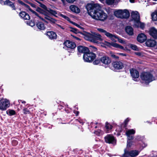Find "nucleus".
<instances>
[{
  "instance_id": "obj_59",
  "label": "nucleus",
  "mask_w": 157,
  "mask_h": 157,
  "mask_svg": "<svg viewBox=\"0 0 157 157\" xmlns=\"http://www.w3.org/2000/svg\"><path fill=\"white\" fill-rule=\"evenodd\" d=\"M107 155L108 156H109V157H111L113 156L110 153H108L107 154Z\"/></svg>"
},
{
  "instance_id": "obj_22",
  "label": "nucleus",
  "mask_w": 157,
  "mask_h": 157,
  "mask_svg": "<svg viewBox=\"0 0 157 157\" xmlns=\"http://www.w3.org/2000/svg\"><path fill=\"white\" fill-rule=\"evenodd\" d=\"M146 44L147 46L153 47L156 44V42L154 40L148 39L146 42Z\"/></svg>"
},
{
  "instance_id": "obj_60",
  "label": "nucleus",
  "mask_w": 157,
  "mask_h": 157,
  "mask_svg": "<svg viewBox=\"0 0 157 157\" xmlns=\"http://www.w3.org/2000/svg\"><path fill=\"white\" fill-rule=\"evenodd\" d=\"M146 122H147L149 124H151V122L149 121H147Z\"/></svg>"
},
{
  "instance_id": "obj_19",
  "label": "nucleus",
  "mask_w": 157,
  "mask_h": 157,
  "mask_svg": "<svg viewBox=\"0 0 157 157\" xmlns=\"http://www.w3.org/2000/svg\"><path fill=\"white\" fill-rule=\"evenodd\" d=\"M78 50L79 53L86 54L89 51L88 48L86 47L79 46L78 47Z\"/></svg>"
},
{
  "instance_id": "obj_43",
  "label": "nucleus",
  "mask_w": 157,
  "mask_h": 157,
  "mask_svg": "<svg viewBox=\"0 0 157 157\" xmlns=\"http://www.w3.org/2000/svg\"><path fill=\"white\" fill-rule=\"evenodd\" d=\"M71 31L75 33H77L79 32V31L77 29L74 28H71Z\"/></svg>"
},
{
  "instance_id": "obj_30",
  "label": "nucleus",
  "mask_w": 157,
  "mask_h": 157,
  "mask_svg": "<svg viewBox=\"0 0 157 157\" xmlns=\"http://www.w3.org/2000/svg\"><path fill=\"white\" fill-rule=\"evenodd\" d=\"M6 114L10 116L14 115L16 114L15 111L13 110L9 109L6 111Z\"/></svg>"
},
{
  "instance_id": "obj_29",
  "label": "nucleus",
  "mask_w": 157,
  "mask_h": 157,
  "mask_svg": "<svg viewBox=\"0 0 157 157\" xmlns=\"http://www.w3.org/2000/svg\"><path fill=\"white\" fill-rule=\"evenodd\" d=\"M105 127L106 129V132L107 133L109 132V131L111 130L113 126L111 124L107 122L105 123Z\"/></svg>"
},
{
  "instance_id": "obj_52",
  "label": "nucleus",
  "mask_w": 157,
  "mask_h": 157,
  "mask_svg": "<svg viewBox=\"0 0 157 157\" xmlns=\"http://www.w3.org/2000/svg\"><path fill=\"white\" fill-rule=\"evenodd\" d=\"M111 56L112 58L115 59H117L118 58V56L114 54H111Z\"/></svg>"
},
{
  "instance_id": "obj_40",
  "label": "nucleus",
  "mask_w": 157,
  "mask_h": 157,
  "mask_svg": "<svg viewBox=\"0 0 157 157\" xmlns=\"http://www.w3.org/2000/svg\"><path fill=\"white\" fill-rule=\"evenodd\" d=\"M113 46L116 48H119L121 49H124V47L121 46L120 45L116 43H114L113 44Z\"/></svg>"
},
{
  "instance_id": "obj_18",
  "label": "nucleus",
  "mask_w": 157,
  "mask_h": 157,
  "mask_svg": "<svg viewBox=\"0 0 157 157\" xmlns=\"http://www.w3.org/2000/svg\"><path fill=\"white\" fill-rule=\"evenodd\" d=\"M46 35L51 40L56 39L57 38V35L53 31H48L46 33Z\"/></svg>"
},
{
  "instance_id": "obj_26",
  "label": "nucleus",
  "mask_w": 157,
  "mask_h": 157,
  "mask_svg": "<svg viewBox=\"0 0 157 157\" xmlns=\"http://www.w3.org/2000/svg\"><path fill=\"white\" fill-rule=\"evenodd\" d=\"M36 25L38 28L40 30H44L45 29L44 24L41 22H38L36 23Z\"/></svg>"
},
{
  "instance_id": "obj_12",
  "label": "nucleus",
  "mask_w": 157,
  "mask_h": 157,
  "mask_svg": "<svg viewBox=\"0 0 157 157\" xmlns=\"http://www.w3.org/2000/svg\"><path fill=\"white\" fill-rule=\"evenodd\" d=\"M132 18L134 21V24L140 20V16L139 13L137 11H133L131 13Z\"/></svg>"
},
{
  "instance_id": "obj_35",
  "label": "nucleus",
  "mask_w": 157,
  "mask_h": 157,
  "mask_svg": "<svg viewBox=\"0 0 157 157\" xmlns=\"http://www.w3.org/2000/svg\"><path fill=\"white\" fill-rule=\"evenodd\" d=\"M94 133L98 136H100L102 135L104 133V132L98 129L97 131H95Z\"/></svg>"
},
{
  "instance_id": "obj_56",
  "label": "nucleus",
  "mask_w": 157,
  "mask_h": 157,
  "mask_svg": "<svg viewBox=\"0 0 157 157\" xmlns=\"http://www.w3.org/2000/svg\"><path fill=\"white\" fill-rule=\"evenodd\" d=\"M56 25L57 26H58V27H60V28H61V29H65V27L63 26H62L60 25H58V24H56Z\"/></svg>"
},
{
  "instance_id": "obj_38",
  "label": "nucleus",
  "mask_w": 157,
  "mask_h": 157,
  "mask_svg": "<svg viewBox=\"0 0 157 157\" xmlns=\"http://www.w3.org/2000/svg\"><path fill=\"white\" fill-rule=\"evenodd\" d=\"M144 137L143 136H141L140 135H137L136 136L135 140H136L139 141H141L143 140Z\"/></svg>"
},
{
  "instance_id": "obj_14",
  "label": "nucleus",
  "mask_w": 157,
  "mask_h": 157,
  "mask_svg": "<svg viewBox=\"0 0 157 157\" xmlns=\"http://www.w3.org/2000/svg\"><path fill=\"white\" fill-rule=\"evenodd\" d=\"M101 62L105 64H109L111 62L110 59L107 56H104L100 58Z\"/></svg>"
},
{
  "instance_id": "obj_45",
  "label": "nucleus",
  "mask_w": 157,
  "mask_h": 157,
  "mask_svg": "<svg viewBox=\"0 0 157 157\" xmlns=\"http://www.w3.org/2000/svg\"><path fill=\"white\" fill-rule=\"evenodd\" d=\"M100 59H96L93 62V63L94 65H98L100 63Z\"/></svg>"
},
{
  "instance_id": "obj_28",
  "label": "nucleus",
  "mask_w": 157,
  "mask_h": 157,
  "mask_svg": "<svg viewBox=\"0 0 157 157\" xmlns=\"http://www.w3.org/2000/svg\"><path fill=\"white\" fill-rule=\"evenodd\" d=\"M134 25L137 27H140L141 29H143L144 27V24L143 23H141L140 21L135 23Z\"/></svg>"
},
{
  "instance_id": "obj_41",
  "label": "nucleus",
  "mask_w": 157,
  "mask_h": 157,
  "mask_svg": "<svg viewBox=\"0 0 157 157\" xmlns=\"http://www.w3.org/2000/svg\"><path fill=\"white\" fill-rule=\"evenodd\" d=\"M23 113L25 114H29L30 113L29 109L27 108L24 109L23 110Z\"/></svg>"
},
{
  "instance_id": "obj_37",
  "label": "nucleus",
  "mask_w": 157,
  "mask_h": 157,
  "mask_svg": "<svg viewBox=\"0 0 157 157\" xmlns=\"http://www.w3.org/2000/svg\"><path fill=\"white\" fill-rule=\"evenodd\" d=\"M47 11H48L51 14L54 16H55V15L57 13V12L56 11L49 8H48Z\"/></svg>"
},
{
  "instance_id": "obj_63",
  "label": "nucleus",
  "mask_w": 157,
  "mask_h": 157,
  "mask_svg": "<svg viewBox=\"0 0 157 157\" xmlns=\"http://www.w3.org/2000/svg\"><path fill=\"white\" fill-rule=\"evenodd\" d=\"M21 102L22 103L25 104L26 103V102H25V101H22Z\"/></svg>"
},
{
  "instance_id": "obj_31",
  "label": "nucleus",
  "mask_w": 157,
  "mask_h": 157,
  "mask_svg": "<svg viewBox=\"0 0 157 157\" xmlns=\"http://www.w3.org/2000/svg\"><path fill=\"white\" fill-rule=\"evenodd\" d=\"M25 7L27 8L28 10H30L33 13H34L35 15L36 16L38 17V15H39L40 14H39L38 13H36L35 11L31 9L30 6H28V5L25 4L24 6Z\"/></svg>"
},
{
  "instance_id": "obj_53",
  "label": "nucleus",
  "mask_w": 157,
  "mask_h": 157,
  "mask_svg": "<svg viewBox=\"0 0 157 157\" xmlns=\"http://www.w3.org/2000/svg\"><path fill=\"white\" fill-rule=\"evenodd\" d=\"M76 120L79 122L80 124H83L84 122L83 120L81 119H77Z\"/></svg>"
},
{
  "instance_id": "obj_8",
  "label": "nucleus",
  "mask_w": 157,
  "mask_h": 157,
  "mask_svg": "<svg viewBox=\"0 0 157 157\" xmlns=\"http://www.w3.org/2000/svg\"><path fill=\"white\" fill-rule=\"evenodd\" d=\"M140 151L137 150H132L129 151L124 150L123 157H136L139 154Z\"/></svg>"
},
{
  "instance_id": "obj_57",
  "label": "nucleus",
  "mask_w": 157,
  "mask_h": 157,
  "mask_svg": "<svg viewBox=\"0 0 157 157\" xmlns=\"http://www.w3.org/2000/svg\"><path fill=\"white\" fill-rule=\"evenodd\" d=\"M30 4V5L33 7H35V5L34 4H33V3H31Z\"/></svg>"
},
{
  "instance_id": "obj_2",
  "label": "nucleus",
  "mask_w": 157,
  "mask_h": 157,
  "mask_svg": "<svg viewBox=\"0 0 157 157\" xmlns=\"http://www.w3.org/2000/svg\"><path fill=\"white\" fill-rule=\"evenodd\" d=\"M141 82L142 83L148 84L150 82L155 79L152 75L149 72H144L140 75Z\"/></svg>"
},
{
  "instance_id": "obj_13",
  "label": "nucleus",
  "mask_w": 157,
  "mask_h": 157,
  "mask_svg": "<svg viewBox=\"0 0 157 157\" xmlns=\"http://www.w3.org/2000/svg\"><path fill=\"white\" fill-rule=\"evenodd\" d=\"M65 45L67 48L73 49L76 47L75 44L73 42L69 40L65 41L64 43Z\"/></svg>"
},
{
  "instance_id": "obj_23",
  "label": "nucleus",
  "mask_w": 157,
  "mask_h": 157,
  "mask_svg": "<svg viewBox=\"0 0 157 157\" xmlns=\"http://www.w3.org/2000/svg\"><path fill=\"white\" fill-rule=\"evenodd\" d=\"M126 32L130 36H132L133 35V28L130 26H127L125 29Z\"/></svg>"
},
{
  "instance_id": "obj_32",
  "label": "nucleus",
  "mask_w": 157,
  "mask_h": 157,
  "mask_svg": "<svg viewBox=\"0 0 157 157\" xmlns=\"http://www.w3.org/2000/svg\"><path fill=\"white\" fill-rule=\"evenodd\" d=\"M116 0H105L106 4L109 5H111L114 4Z\"/></svg>"
},
{
  "instance_id": "obj_47",
  "label": "nucleus",
  "mask_w": 157,
  "mask_h": 157,
  "mask_svg": "<svg viewBox=\"0 0 157 157\" xmlns=\"http://www.w3.org/2000/svg\"><path fill=\"white\" fill-rule=\"evenodd\" d=\"M140 144H141V146L142 147V149L144 148L147 146V144L143 141H142Z\"/></svg>"
},
{
  "instance_id": "obj_16",
  "label": "nucleus",
  "mask_w": 157,
  "mask_h": 157,
  "mask_svg": "<svg viewBox=\"0 0 157 157\" xmlns=\"http://www.w3.org/2000/svg\"><path fill=\"white\" fill-rule=\"evenodd\" d=\"M147 39L146 36L144 33H141L138 36L137 39L138 41L140 43L144 42Z\"/></svg>"
},
{
  "instance_id": "obj_1",
  "label": "nucleus",
  "mask_w": 157,
  "mask_h": 157,
  "mask_svg": "<svg viewBox=\"0 0 157 157\" xmlns=\"http://www.w3.org/2000/svg\"><path fill=\"white\" fill-rule=\"evenodd\" d=\"M86 8L89 14L94 19L104 21L107 18L106 13L101 10V7L99 4L88 3Z\"/></svg>"
},
{
  "instance_id": "obj_39",
  "label": "nucleus",
  "mask_w": 157,
  "mask_h": 157,
  "mask_svg": "<svg viewBox=\"0 0 157 157\" xmlns=\"http://www.w3.org/2000/svg\"><path fill=\"white\" fill-rule=\"evenodd\" d=\"M27 24L31 27H33L35 25V22L32 21H29L27 22Z\"/></svg>"
},
{
  "instance_id": "obj_11",
  "label": "nucleus",
  "mask_w": 157,
  "mask_h": 157,
  "mask_svg": "<svg viewBox=\"0 0 157 157\" xmlns=\"http://www.w3.org/2000/svg\"><path fill=\"white\" fill-rule=\"evenodd\" d=\"M112 65L115 69L116 70L122 69L124 67L123 63L120 61L113 62Z\"/></svg>"
},
{
  "instance_id": "obj_7",
  "label": "nucleus",
  "mask_w": 157,
  "mask_h": 157,
  "mask_svg": "<svg viewBox=\"0 0 157 157\" xmlns=\"http://www.w3.org/2000/svg\"><path fill=\"white\" fill-rule=\"evenodd\" d=\"M10 102L6 99L2 98L0 100V110L5 111L10 106Z\"/></svg>"
},
{
  "instance_id": "obj_5",
  "label": "nucleus",
  "mask_w": 157,
  "mask_h": 157,
  "mask_svg": "<svg viewBox=\"0 0 157 157\" xmlns=\"http://www.w3.org/2000/svg\"><path fill=\"white\" fill-rule=\"evenodd\" d=\"M98 30L100 32L104 33V34L108 37L110 38L113 41H115V39H117L118 42L121 43L125 44V42L122 39H120L115 35H113L106 30L102 29H98Z\"/></svg>"
},
{
  "instance_id": "obj_4",
  "label": "nucleus",
  "mask_w": 157,
  "mask_h": 157,
  "mask_svg": "<svg viewBox=\"0 0 157 157\" xmlns=\"http://www.w3.org/2000/svg\"><path fill=\"white\" fill-rule=\"evenodd\" d=\"M36 10L40 13L38 17L40 19L47 23L50 22L52 23H56V21L50 17L46 15V13H45L42 9L40 8H38Z\"/></svg>"
},
{
  "instance_id": "obj_25",
  "label": "nucleus",
  "mask_w": 157,
  "mask_h": 157,
  "mask_svg": "<svg viewBox=\"0 0 157 157\" xmlns=\"http://www.w3.org/2000/svg\"><path fill=\"white\" fill-rule=\"evenodd\" d=\"M70 9L73 12L76 13H79L80 10L75 5H71L70 7Z\"/></svg>"
},
{
  "instance_id": "obj_34",
  "label": "nucleus",
  "mask_w": 157,
  "mask_h": 157,
  "mask_svg": "<svg viewBox=\"0 0 157 157\" xmlns=\"http://www.w3.org/2000/svg\"><path fill=\"white\" fill-rule=\"evenodd\" d=\"M152 20L153 21H157V13L155 11L151 15Z\"/></svg>"
},
{
  "instance_id": "obj_44",
  "label": "nucleus",
  "mask_w": 157,
  "mask_h": 157,
  "mask_svg": "<svg viewBox=\"0 0 157 157\" xmlns=\"http://www.w3.org/2000/svg\"><path fill=\"white\" fill-rule=\"evenodd\" d=\"M61 1L63 3L65 2L66 1L68 3H72L76 1V0H61Z\"/></svg>"
},
{
  "instance_id": "obj_42",
  "label": "nucleus",
  "mask_w": 157,
  "mask_h": 157,
  "mask_svg": "<svg viewBox=\"0 0 157 157\" xmlns=\"http://www.w3.org/2000/svg\"><path fill=\"white\" fill-rule=\"evenodd\" d=\"M60 16L67 21H70V19L69 17L61 13L60 14Z\"/></svg>"
},
{
  "instance_id": "obj_50",
  "label": "nucleus",
  "mask_w": 157,
  "mask_h": 157,
  "mask_svg": "<svg viewBox=\"0 0 157 157\" xmlns=\"http://www.w3.org/2000/svg\"><path fill=\"white\" fill-rule=\"evenodd\" d=\"M73 24L75 25L78 28H80L81 29H83V28L82 27H81V26L77 24V23H75V22H73Z\"/></svg>"
},
{
  "instance_id": "obj_15",
  "label": "nucleus",
  "mask_w": 157,
  "mask_h": 157,
  "mask_svg": "<svg viewBox=\"0 0 157 157\" xmlns=\"http://www.w3.org/2000/svg\"><path fill=\"white\" fill-rule=\"evenodd\" d=\"M130 72L133 78L135 79L139 77V73L137 70L134 69H131L130 70Z\"/></svg>"
},
{
  "instance_id": "obj_36",
  "label": "nucleus",
  "mask_w": 157,
  "mask_h": 157,
  "mask_svg": "<svg viewBox=\"0 0 157 157\" xmlns=\"http://www.w3.org/2000/svg\"><path fill=\"white\" fill-rule=\"evenodd\" d=\"M129 47L131 49L134 50L138 51L139 50L138 48L135 45L130 44H129Z\"/></svg>"
},
{
  "instance_id": "obj_62",
  "label": "nucleus",
  "mask_w": 157,
  "mask_h": 157,
  "mask_svg": "<svg viewBox=\"0 0 157 157\" xmlns=\"http://www.w3.org/2000/svg\"><path fill=\"white\" fill-rule=\"evenodd\" d=\"M120 54L124 56H126V54L124 53H121Z\"/></svg>"
},
{
  "instance_id": "obj_24",
  "label": "nucleus",
  "mask_w": 157,
  "mask_h": 157,
  "mask_svg": "<svg viewBox=\"0 0 157 157\" xmlns=\"http://www.w3.org/2000/svg\"><path fill=\"white\" fill-rule=\"evenodd\" d=\"M130 16V13L129 11L126 9L123 10V12L121 15V18H127Z\"/></svg>"
},
{
  "instance_id": "obj_21",
  "label": "nucleus",
  "mask_w": 157,
  "mask_h": 157,
  "mask_svg": "<svg viewBox=\"0 0 157 157\" xmlns=\"http://www.w3.org/2000/svg\"><path fill=\"white\" fill-rule=\"evenodd\" d=\"M19 16L24 20H29L30 19V17L29 14L24 11H22L20 13Z\"/></svg>"
},
{
  "instance_id": "obj_6",
  "label": "nucleus",
  "mask_w": 157,
  "mask_h": 157,
  "mask_svg": "<svg viewBox=\"0 0 157 157\" xmlns=\"http://www.w3.org/2000/svg\"><path fill=\"white\" fill-rule=\"evenodd\" d=\"M95 54L93 52H90V51L84 54L83 59L86 62H90L92 61L96 58Z\"/></svg>"
},
{
  "instance_id": "obj_61",
  "label": "nucleus",
  "mask_w": 157,
  "mask_h": 157,
  "mask_svg": "<svg viewBox=\"0 0 157 157\" xmlns=\"http://www.w3.org/2000/svg\"><path fill=\"white\" fill-rule=\"evenodd\" d=\"M130 2L131 3H133L134 2V0H129Z\"/></svg>"
},
{
  "instance_id": "obj_46",
  "label": "nucleus",
  "mask_w": 157,
  "mask_h": 157,
  "mask_svg": "<svg viewBox=\"0 0 157 157\" xmlns=\"http://www.w3.org/2000/svg\"><path fill=\"white\" fill-rule=\"evenodd\" d=\"M90 49L92 50L93 52H95L97 50V48L94 46H90Z\"/></svg>"
},
{
  "instance_id": "obj_58",
  "label": "nucleus",
  "mask_w": 157,
  "mask_h": 157,
  "mask_svg": "<svg viewBox=\"0 0 157 157\" xmlns=\"http://www.w3.org/2000/svg\"><path fill=\"white\" fill-rule=\"evenodd\" d=\"M136 54L138 56H140L141 55L140 53L139 52H136Z\"/></svg>"
},
{
  "instance_id": "obj_64",
  "label": "nucleus",
  "mask_w": 157,
  "mask_h": 157,
  "mask_svg": "<svg viewBox=\"0 0 157 157\" xmlns=\"http://www.w3.org/2000/svg\"><path fill=\"white\" fill-rule=\"evenodd\" d=\"M76 39L77 40H80V39L79 38H78V37H76Z\"/></svg>"
},
{
  "instance_id": "obj_33",
  "label": "nucleus",
  "mask_w": 157,
  "mask_h": 157,
  "mask_svg": "<svg viewBox=\"0 0 157 157\" xmlns=\"http://www.w3.org/2000/svg\"><path fill=\"white\" fill-rule=\"evenodd\" d=\"M37 2H38V3L39 4V5L43 9H44V10H43L45 13V11L44 10H46L47 11L48 8L44 4H42L40 2L38 1H37Z\"/></svg>"
},
{
  "instance_id": "obj_54",
  "label": "nucleus",
  "mask_w": 157,
  "mask_h": 157,
  "mask_svg": "<svg viewBox=\"0 0 157 157\" xmlns=\"http://www.w3.org/2000/svg\"><path fill=\"white\" fill-rule=\"evenodd\" d=\"M17 1L21 5L23 6H24L25 3L21 1L20 0H17Z\"/></svg>"
},
{
  "instance_id": "obj_10",
  "label": "nucleus",
  "mask_w": 157,
  "mask_h": 157,
  "mask_svg": "<svg viewBox=\"0 0 157 157\" xmlns=\"http://www.w3.org/2000/svg\"><path fill=\"white\" fill-rule=\"evenodd\" d=\"M136 132L135 129H132L127 130L125 134L127 137L128 140H131L134 139V135Z\"/></svg>"
},
{
  "instance_id": "obj_55",
  "label": "nucleus",
  "mask_w": 157,
  "mask_h": 157,
  "mask_svg": "<svg viewBox=\"0 0 157 157\" xmlns=\"http://www.w3.org/2000/svg\"><path fill=\"white\" fill-rule=\"evenodd\" d=\"M73 112L75 114L76 116H78L79 113V111L75 110H74Z\"/></svg>"
},
{
  "instance_id": "obj_17",
  "label": "nucleus",
  "mask_w": 157,
  "mask_h": 157,
  "mask_svg": "<svg viewBox=\"0 0 157 157\" xmlns=\"http://www.w3.org/2000/svg\"><path fill=\"white\" fill-rule=\"evenodd\" d=\"M149 34L154 39H157V30L154 28L150 29L149 30Z\"/></svg>"
},
{
  "instance_id": "obj_20",
  "label": "nucleus",
  "mask_w": 157,
  "mask_h": 157,
  "mask_svg": "<svg viewBox=\"0 0 157 157\" xmlns=\"http://www.w3.org/2000/svg\"><path fill=\"white\" fill-rule=\"evenodd\" d=\"M3 5H7L10 7L13 10H15L16 8L14 3L10 1L9 0H6L3 2Z\"/></svg>"
},
{
  "instance_id": "obj_48",
  "label": "nucleus",
  "mask_w": 157,
  "mask_h": 157,
  "mask_svg": "<svg viewBox=\"0 0 157 157\" xmlns=\"http://www.w3.org/2000/svg\"><path fill=\"white\" fill-rule=\"evenodd\" d=\"M130 120V118L128 117L124 121V124L125 125H126Z\"/></svg>"
},
{
  "instance_id": "obj_3",
  "label": "nucleus",
  "mask_w": 157,
  "mask_h": 157,
  "mask_svg": "<svg viewBox=\"0 0 157 157\" xmlns=\"http://www.w3.org/2000/svg\"><path fill=\"white\" fill-rule=\"evenodd\" d=\"M85 39L94 43L98 44L102 41V39L101 35L96 33L92 34H87L85 36Z\"/></svg>"
},
{
  "instance_id": "obj_9",
  "label": "nucleus",
  "mask_w": 157,
  "mask_h": 157,
  "mask_svg": "<svg viewBox=\"0 0 157 157\" xmlns=\"http://www.w3.org/2000/svg\"><path fill=\"white\" fill-rule=\"evenodd\" d=\"M105 142L107 143L112 144L114 145L116 144V140L112 135H108L105 137Z\"/></svg>"
},
{
  "instance_id": "obj_27",
  "label": "nucleus",
  "mask_w": 157,
  "mask_h": 157,
  "mask_svg": "<svg viewBox=\"0 0 157 157\" xmlns=\"http://www.w3.org/2000/svg\"><path fill=\"white\" fill-rule=\"evenodd\" d=\"M123 10H118L115 11L114 12L115 15L118 18H121Z\"/></svg>"
},
{
  "instance_id": "obj_49",
  "label": "nucleus",
  "mask_w": 157,
  "mask_h": 157,
  "mask_svg": "<svg viewBox=\"0 0 157 157\" xmlns=\"http://www.w3.org/2000/svg\"><path fill=\"white\" fill-rule=\"evenodd\" d=\"M18 144V142L17 141L15 140H13L12 141V144L13 145H16Z\"/></svg>"
},
{
  "instance_id": "obj_51",
  "label": "nucleus",
  "mask_w": 157,
  "mask_h": 157,
  "mask_svg": "<svg viewBox=\"0 0 157 157\" xmlns=\"http://www.w3.org/2000/svg\"><path fill=\"white\" fill-rule=\"evenodd\" d=\"M130 140H128L127 141V146L129 147L131 146V141Z\"/></svg>"
}]
</instances>
